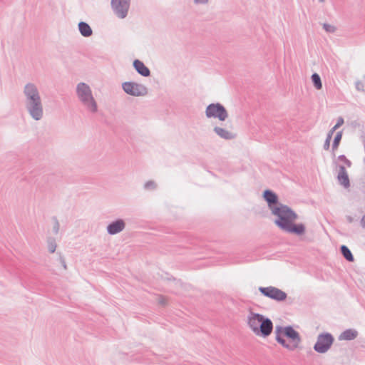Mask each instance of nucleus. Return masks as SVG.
Here are the masks:
<instances>
[{
  "label": "nucleus",
  "mask_w": 365,
  "mask_h": 365,
  "mask_svg": "<svg viewBox=\"0 0 365 365\" xmlns=\"http://www.w3.org/2000/svg\"><path fill=\"white\" fill-rule=\"evenodd\" d=\"M332 343L333 337L330 334H321L319 336L314 348L319 353H324L330 348Z\"/></svg>",
  "instance_id": "nucleus-7"
},
{
  "label": "nucleus",
  "mask_w": 365,
  "mask_h": 365,
  "mask_svg": "<svg viewBox=\"0 0 365 365\" xmlns=\"http://www.w3.org/2000/svg\"><path fill=\"white\" fill-rule=\"evenodd\" d=\"M48 250L51 252H54L56 250V245L53 244L50 245L48 247Z\"/></svg>",
  "instance_id": "nucleus-26"
},
{
  "label": "nucleus",
  "mask_w": 365,
  "mask_h": 365,
  "mask_svg": "<svg viewBox=\"0 0 365 365\" xmlns=\"http://www.w3.org/2000/svg\"><path fill=\"white\" fill-rule=\"evenodd\" d=\"M341 253H342L343 256L346 258V259H347L349 262L354 261V257H353L351 251L349 250V248L346 246L342 245L341 247Z\"/></svg>",
  "instance_id": "nucleus-19"
},
{
  "label": "nucleus",
  "mask_w": 365,
  "mask_h": 365,
  "mask_svg": "<svg viewBox=\"0 0 365 365\" xmlns=\"http://www.w3.org/2000/svg\"><path fill=\"white\" fill-rule=\"evenodd\" d=\"M29 110L34 119L39 120L43 114L41 101L29 103Z\"/></svg>",
  "instance_id": "nucleus-11"
},
{
  "label": "nucleus",
  "mask_w": 365,
  "mask_h": 365,
  "mask_svg": "<svg viewBox=\"0 0 365 365\" xmlns=\"http://www.w3.org/2000/svg\"><path fill=\"white\" fill-rule=\"evenodd\" d=\"M125 227V224L122 220H117L115 222L110 224L108 227V231L110 234L114 235L120 232Z\"/></svg>",
  "instance_id": "nucleus-13"
},
{
  "label": "nucleus",
  "mask_w": 365,
  "mask_h": 365,
  "mask_svg": "<svg viewBox=\"0 0 365 365\" xmlns=\"http://www.w3.org/2000/svg\"><path fill=\"white\" fill-rule=\"evenodd\" d=\"M333 134H331V132L329 133L327 138L326 139L325 143H324V148L326 150H328L330 145L331 138Z\"/></svg>",
  "instance_id": "nucleus-23"
},
{
  "label": "nucleus",
  "mask_w": 365,
  "mask_h": 365,
  "mask_svg": "<svg viewBox=\"0 0 365 365\" xmlns=\"http://www.w3.org/2000/svg\"><path fill=\"white\" fill-rule=\"evenodd\" d=\"M206 115L207 117L217 118L220 120H225L227 117V112L225 108L220 104H211L206 109Z\"/></svg>",
  "instance_id": "nucleus-5"
},
{
  "label": "nucleus",
  "mask_w": 365,
  "mask_h": 365,
  "mask_svg": "<svg viewBox=\"0 0 365 365\" xmlns=\"http://www.w3.org/2000/svg\"><path fill=\"white\" fill-rule=\"evenodd\" d=\"M123 88L128 94L140 96L147 93V88L141 85L133 82H125L123 84Z\"/></svg>",
  "instance_id": "nucleus-8"
},
{
  "label": "nucleus",
  "mask_w": 365,
  "mask_h": 365,
  "mask_svg": "<svg viewBox=\"0 0 365 365\" xmlns=\"http://www.w3.org/2000/svg\"><path fill=\"white\" fill-rule=\"evenodd\" d=\"M341 137H342V133L341 132H338L334 138V142H333V149L334 150H336L337 149L339 145V143L341 140Z\"/></svg>",
  "instance_id": "nucleus-21"
},
{
  "label": "nucleus",
  "mask_w": 365,
  "mask_h": 365,
  "mask_svg": "<svg viewBox=\"0 0 365 365\" xmlns=\"http://www.w3.org/2000/svg\"><path fill=\"white\" fill-rule=\"evenodd\" d=\"M129 2L130 0H112L111 5L117 15L124 18L128 11Z\"/></svg>",
  "instance_id": "nucleus-9"
},
{
  "label": "nucleus",
  "mask_w": 365,
  "mask_h": 365,
  "mask_svg": "<svg viewBox=\"0 0 365 365\" xmlns=\"http://www.w3.org/2000/svg\"><path fill=\"white\" fill-rule=\"evenodd\" d=\"M259 290L264 296L277 301H283L287 298V294L277 287H259Z\"/></svg>",
  "instance_id": "nucleus-6"
},
{
  "label": "nucleus",
  "mask_w": 365,
  "mask_h": 365,
  "mask_svg": "<svg viewBox=\"0 0 365 365\" xmlns=\"http://www.w3.org/2000/svg\"><path fill=\"white\" fill-rule=\"evenodd\" d=\"M133 66L135 70L143 76H148L150 75V70L145 66V64L139 61L135 60L133 62Z\"/></svg>",
  "instance_id": "nucleus-14"
},
{
  "label": "nucleus",
  "mask_w": 365,
  "mask_h": 365,
  "mask_svg": "<svg viewBox=\"0 0 365 365\" xmlns=\"http://www.w3.org/2000/svg\"><path fill=\"white\" fill-rule=\"evenodd\" d=\"M312 81L316 89L320 90L322 88V83L320 76L317 73H314L312 76Z\"/></svg>",
  "instance_id": "nucleus-20"
},
{
  "label": "nucleus",
  "mask_w": 365,
  "mask_h": 365,
  "mask_svg": "<svg viewBox=\"0 0 365 365\" xmlns=\"http://www.w3.org/2000/svg\"><path fill=\"white\" fill-rule=\"evenodd\" d=\"M361 224L362 227L365 228V215L363 216V217L361 218Z\"/></svg>",
  "instance_id": "nucleus-27"
},
{
  "label": "nucleus",
  "mask_w": 365,
  "mask_h": 365,
  "mask_svg": "<svg viewBox=\"0 0 365 365\" xmlns=\"http://www.w3.org/2000/svg\"><path fill=\"white\" fill-rule=\"evenodd\" d=\"M207 0H195V1L197 3H205L206 2Z\"/></svg>",
  "instance_id": "nucleus-28"
},
{
  "label": "nucleus",
  "mask_w": 365,
  "mask_h": 365,
  "mask_svg": "<svg viewBox=\"0 0 365 365\" xmlns=\"http://www.w3.org/2000/svg\"><path fill=\"white\" fill-rule=\"evenodd\" d=\"M270 209L272 214L278 217L275 220V224L282 230L297 235L304 232V226L302 224L294 223L297 216L287 206L279 204L277 206H270Z\"/></svg>",
  "instance_id": "nucleus-1"
},
{
  "label": "nucleus",
  "mask_w": 365,
  "mask_h": 365,
  "mask_svg": "<svg viewBox=\"0 0 365 365\" xmlns=\"http://www.w3.org/2000/svg\"><path fill=\"white\" fill-rule=\"evenodd\" d=\"M24 92L29 100V103L41 101L38 92L34 85L27 84Z\"/></svg>",
  "instance_id": "nucleus-10"
},
{
  "label": "nucleus",
  "mask_w": 365,
  "mask_h": 365,
  "mask_svg": "<svg viewBox=\"0 0 365 365\" xmlns=\"http://www.w3.org/2000/svg\"><path fill=\"white\" fill-rule=\"evenodd\" d=\"M77 93L78 97L87 106V107L93 112L97 109L96 103L91 95L90 88L83 83H79L77 87Z\"/></svg>",
  "instance_id": "nucleus-4"
},
{
  "label": "nucleus",
  "mask_w": 365,
  "mask_h": 365,
  "mask_svg": "<svg viewBox=\"0 0 365 365\" xmlns=\"http://www.w3.org/2000/svg\"><path fill=\"white\" fill-rule=\"evenodd\" d=\"M247 325L252 333L258 337L267 338L272 332L273 323L268 317L251 312L247 317Z\"/></svg>",
  "instance_id": "nucleus-2"
},
{
  "label": "nucleus",
  "mask_w": 365,
  "mask_h": 365,
  "mask_svg": "<svg viewBox=\"0 0 365 365\" xmlns=\"http://www.w3.org/2000/svg\"><path fill=\"white\" fill-rule=\"evenodd\" d=\"M275 339L284 348L294 351L299 347L301 337L292 327H276Z\"/></svg>",
  "instance_id": "nucleus-3"
},
{
  "label": "nucleus",
  "mask_w": 365,
  "mask_h": 365,
  "mask_svg": "<svg viewBox=\"0 0 365 365\" xmlns=\"http://www.w3.org/2000/svg\"><path fill=\"white\" fill-rule=\"evenodd\" d=\"M360 84H361V83H357V88H359V85H360Z\"/></svg>",
  "instance_id": "nucleus-29"
},
{
  "label": "nucleus",
  "mask_w": 365,
  "mask_h": 365,
  "mask_svg": "<svg viewBox=\"0 0 365 365\" xmlns=\"http://www.w3.org/2000/svg\"><path fill=\"white\" fill-rule=\"evenodd\" d=\"M81 34L84 36H90L92 34V30L88 24L81 22L78 25Z\"/></svg>",
  "instance_id": "nucleus-16"
},
{
  "label": "nucleus",
  "mask_w": 365,
  "mask_h": 365,
  "mask_svg": "<svg viewBox=\"0 0 365 365\" xmlns=\"http://www.w3.org/2000/svg\"><path fill=\"white\" fill-rule=\"evenodd\" d=\"M338 180L344 187H349V179L344 167H340L339 173L338 174Z\"/></svg>",
  "instance_id": "nucleus-12"
},
{
  "label": "nucleus",
  "mask_w": 365,
  "mask_h": 365,
  "mask_svg": "<svg viewBox=\"0 0 365 365\" xmlns=\"http://www.w3.org/2000/svg\"><path fill=\"white\" fill-rule=\"evenodd\" d=\"M344 123V119L340 117L338 118L337 120V123L332 128V129L329 131L331 132V134H333L334 132L337 129L339 128L341 125H342Z\"/></svg>",
  "instance_id": "nucleus-22"
},
{
  "label": "nucleus",
  "mask_w": 365,
  "mask_h": 365,
  "mask_svg": "<svg viewBox=\"0 0 365 365\" xmlns=\"http://www.w3.org/2000/svg\"><path fill=\"white\" fill-rule=\"evenodd\" d=\"M324 29L327 31H334V27L332 26H330V25H327L325 24L324 25Z\"/></svg>",
  "instance_id": "nucleus-25"
},
{
  "label": "nucleus",
  "mask_w": 365,
  "mask_h": 365,
  "mask_svg": "<svg viewBox=\"0 0 365 365\" xmlns=\"http://www.w3.org/2000/svg\"><path fill=\"white\" fill-rule=\"evenodd\" d=\"M264 197L267 200V202L269 203V207L278 205H273V204L276 203L277 200V195L274 192H272L269 190H266L264 192Z\"/></svg>",
  "instance_id": "nucleus-15"
},
{
  "label": "nucleus",
  "mask_w": 365,
  "mask_h": 365,
  "mask_svg": "<svg viewBox=\"0 0 365 365\" xmlns=\"http://www.w3.org/2000/svg\"><path fill=\"white\" fill-rule=\"evenodd\" d=\"M357 336V332L352 329H349L344 331L341 335H340V339L343 340H351L356 338Z\"/></svg>",
  "instance_id": "nucleus-17"
},
{
  "label": "nucleus",
  "mask_w": 365,
  "mask_h": 365,
  "mask_svg": "<svg viewBox=\"0 0 365 365\" xmlns=\"http://www.w3.org/2000/svg\"><path fill=\"white\" fill-rule=\"evenodd\" d=\"M339 160L343 161L348 167H351V163L346 159V158L344 155H341L339 157Z\"/></svg>",
  "instance_id": "nucleus-24"
},
{
  "label": "nucleus",
  "mask_w": 365,
  "mask_h": 365,
  "mask_svg": "<svg viewBox=\"0 0 365 365\" xmlns=\"http://www.w3.org/2000/svg\"><path fill=\"white\" fill-rule=\"evenodd\" d=\"M215 131L219 136L225 139H230L233 137L230 131L222 128L216 127L215 128Z\"/></svg>",
  "instance_id": "nucleus-18"
}]
</instances>
